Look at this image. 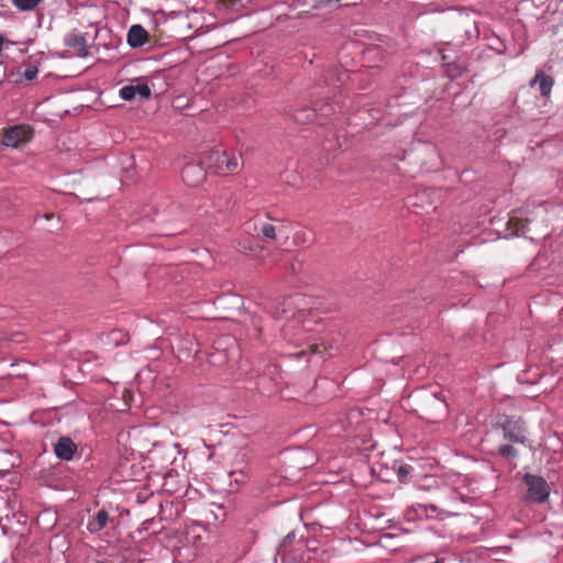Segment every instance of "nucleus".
Here are the masks:
<instances>
[{"mask_svg": "<svg viewBox=\"0 0 563 563\" xmlns=\"http://www.w3.org/2000/svg\"><path fill=\"white\" fill-rule=\"evenodd\" d=\"M64 44L74 48L78 57L85 58L89 55V46L85 34L75 31L69 32L64 36Z\"/></svg>", "mask_w": 563, "mask_h": 563, "instance_id": "nucleus-9", "label": "nucleus"}, {"mask_svg": "<svg viewBox=\"0 0 563 563\" xmlns=\"http://www.w3.org/2000/svg\"><path fill=\"white\" fill-rule=\"evenodd\" d=\"M229 353L227 350L220 351L216 350L214 353L210 354L209 362L213 365L222 366L229 362Z\"/></svg>", "mask_w": 563, "mask_h": 563, "instance_id": "nucleus-19", "label": "nucleus"}, {"mask_svg": "<svg viewBox=\"0 0 563 563\" xmlns=\"http://www.w3.org/2000/svg\"><path fill=\"white\" fill-rule=\"evenodd\" d=\"M44 0H11L12 4L20 12H30L35 10Z\"/></svg>", "mask_w": 563, "mask_h": 563, "instance_id": "nucleus-17", "label": "nucleus"}, {"mask_svg": "<svg viewBox=\"0 0 563 563\" xmlns=\"http://www.w3.org/2000/svg\"><path fill=\"white\" fill-rule=\"evenodd\" d=\"M263 238L274 241L276 239V229L271 223H263L261 227Z\"/></svg>", "mask_w": 563, "mask_h": 563, "instance_id": "nucleus-21", "label": "nucleus"}, {"mask_svg": "<svg viewBox=\"0 0 563 563\" xmlns=\"http://www.w3.org/2000/svg\"><path fill=\"white\" fill-rule=\"evenodd\" d=\"M488 48L495 51L497 54H505L507 45L500 37L496 36L495 40L488 44Z\"/></svg>", "mask_w": 563, "mask_h": 563, "instance_id": "nucleus-22", "label": "nucleus"}, {"mask_svg": "<svg viewBox=\"0 0 563 563\" xmlns=\"http://www.w3.org/2000/svg\"><path fill=\"white\" fill-rule=\"evenodd\" d=\"M536 84L539 85L540 95L547 98L551 95L554 79L552 76L544 74V71L538 70L536 76L529 82L531 87H533Z\"/></svg>", "mask_w": 563, "mask_h": 563, "instance_id": "nucleus-13", "label": "nucleus"}, {"mask_svg": "<svg viewBox=\"0 0 563 563\" xmlns=\"http://www.w3.org/2000/svg\"><path fill=\"white\" fill-rule=\"evenodd\" d=\"M305 353H306L305 350H300L298 352L291 353V355H295L296 357H299V356L303 355Z\"/></svg>", "mask_w": 563, "mask_h": 563, "instance_id": "nucleus-26", "label": "nucleus"}, {"mask_svg": "<svg viewBox=\"0 0 563 563\" xmlns=\"http://www.w3.org/2000/svg\"><path fill=\"white\" fill-rule=\"evenodd\" d=\"M239 474L242 476V477H245L246 475L241 471L239 472Z\"/></svg>", "mask_w": 563, "mask_h": 563, "instance_id": "nucleus-30", "label": "nucleus"}, {"mask_svg": "<svg viewBox=\"0 0 563 563\" xmlns=\"http://www.w3.org/2000/svg\"><path fill=\"white\" fill-rule=\"evenodd\" d=\"M37 74H38V68H37V66H36V65H34V64H27V65L25 66V69H24L23 76H24V78H25L26 80L31 81V80H33V79H35V78H36Z\"/></svg>", "mask_w": 563, "mask_h": 563, "instance_id": "nucleus-24", "label": "nucleus"}, {"mask_svg": "<svg viewBox=\"0 0 563 563\" xmlns=\"http://www.w3.org/2000/svg\"><path fill=\"white\" fill-rule=\"evenodd\" d=\"M126 42L132 48L141 47L148 42V32L141 24H133L128 31Z\"/></svg>", "mask_w": 563, "mask_h": 563, "instance_id": "nucleus-11", "label": "nucleus"}, {"mask_svg": "<svg viewBox=\"0 0 563 563\" xmlns=\"http://www.w3.org/2000/svg\"><path fill=\"white\" fill-rule=\"evenodd\" d=\"M305 547L306 539L303 534L298 537L297 532L292 530L287 533L278 544L277 553L282 556L283 560L295 559L297 552H301Z\"/></svg>", "mask_w": 563, "mask_h": 563, "instance_id": "nucleus-5", "label": "nucleus"}, {"mask_svg": "<svg viewBox=\"0 0 563 563\" xmlns=\"http://www.w3.org/2000/svg\"><path fill=\"white\" fill-rule=\"evenodd\" d=\"M497 427L509 443L498 445L496 454L505 460L517 459L519 453L512 443L525 445L529 441L526 421L521 417L504 415L498 419Z\"/></svg>", "mask_w": 563, "mask_h": 563, "instance_id": "nucleus-1", "label": "nucleus"}, {"mask_svg": "<svg viewBox=\"0 0 563 563\" xmlns=\"http://www.w3.org/2000/svg\"><path fill=\"white\" fill-rule=\"evenodd\" d=\"M521 483L526 487L525 501L537 505L548 501L551 487L543 476L526 473L521 478Z\"/></svg>", "mask_w": 563, "mask_h": 563, "instance_id": "nucleus-4", "label": "nucleus"}, {"mask_svg": "<svg viewBox=\"0 0 563 563\" xmlns=\"http://www.w3.org/2000/svg\"><path fill=\"white\" fill-rule=\"evenodd\" d=\"M33 130L25 124H18L4 130L2 144L7 147H16L21 143L30 142Z\"/></svg>", "mask_w": 563, "mask_h": 563, "instance_id": "nucleus-6", "label": "nucleus"}, {"mask_svg": "<svg viewBox=\"0 0 563 563\" xmlns=\"http://www.w3.org/2000/svg\"><path fill=\"white\" fill-rule=\"evenodd\" d=\"M234 474H236V472H235V471L230 472V475H231V476H233Z\"/></svg>", "mask_w": 563, "mask_h": 563, "instance_id": "nucleus-31", "label": "nucleus"}, {"mask_svg": "<svg viewBox=\"0 0 563 563\" xmlns=\"http://www.w3.org/2000/svg\"><path fill=\"white\" fill-rule=\"evenodd\" d=\"M234 247L238 252L243 253L245 255H256L258 251L263 250V247L258 243H255L250 239L236 241Z\"/></svg>", "mask_w": 563, "mask_h": 563, "instance_id": "nucleus-15", "label": "nucleus"}, {"mask_svg": "<svg viewBox=\"0 0 563 563\" xmlns=\"http://www.w3.org/2000/svg\"><path fill=\"white\" fill-rule=\"evenodd\" d=\"M420 418L428 422L437 423L448 415V405L437 393L423 394L419 398L418 409Z\"/></svg>", "mask_w": 563, "mask_h": 563, "instance_id": "nucleus-3", "label": "nucleus"}, {"mask_svg": "<svg viewBox=\"0 0 563 563\" xmlns=\"http://www.w3.org/2000/svg\"><path fill=\"white\" fill-rule=\"evenodd\" d=\"M135 89V93L141 97V99H148L152 95V90L150 86L145 82H137L136 85H133Z\"/></svg>", "mask_w": 563, "mask_h": 563, "instance_id": "nucleus-20", "label": "nucleus"}, {"mask_svg": "<svg viewBox=\"0 0 563 563\" xmlns=\"http://www.w3.org/2000/svg\"><path fill=\"white\" fill-rule=\"evenodd\" d=\"M53 451L59 460L71 461L76 456L78 448L71 438L64 435L53 444Z\"/></svg>", "mask_w": 563, "mask_h": 563, "instance_id": "nucleus-8", "label": "nucleus"}, {"mask_svg": "<svg viewBox=\"0 0 563 563\" xmlns=\"http://www.w3.org/2000/svg\"><path fill=\"white\" fill-rule=\"evenodd\" d=\"M288 310L286 308L283 309L282 313L286 317L288 314Z\"/></svg>", "mask_w": 563, "mask_h": 563, "instance_id": "nucleus-29", "label": "nucleus"}, {"mask_svg": "<svg viewBox=\"0 0 563 563\" xmlns=\"http://www.w3.org/2000/svg\"><path fill=\"white\" fill-rule=\"evenodd\" d=\"M308 349H313V350H312V352H313V353H319V351L317 350V346H316V345L309 344V345H308Z\"/></svg>", "mask_w": 563, "mask_h": 563, "instance_id": "nucleus-28", "label": "nucleus"}, {"mask_svg": "<svg viewBox=\"0 0 563 563\" xmlns=\"http://www.w3.org/2000/svg\"><path fill=\"white\" fill-rule=\"evenodd\" d=\"M202 164L217 175L234 174L240 169L241 156L229 154L224 150L210 148L202 153Z\"/></svg>", "mask_w": 563, "mask_h": 563, "instance_id": "nucleus-2", "label": "nucleus"}, {"mask_svg": "<svg viewBox=\"0 0 563 563\" xmlns=\"http://www.w3.org/2000/svg\"><path fill=\"white\" fill-rule=\"evenodd\" d=\"M7 68L2 62H0V85L3 82V80L7 78Z\"/></svg>", "mask_w": 563, "mask_h": 563, "instance_id": "nucleus-25", "label": "nucleus"}, {"mask_svg": "<svg viewBox=\"0 0 563 563\" xmlns=\"http://www.w3.org/2000/svg\"><path fill=\"white\" fill-rule=\"evenodd\" d=\"M112 521L113 519L109 517L108 511L100 509L88 520L87 530L92 534L99 533L106 528L108 522Z\"/></svg>", "mask_w": 563, "mask_h": 563, "instance_id": "nucleus-12", "label": "nucleus"}, {"mask_svg": "<svg viewBox=\"0 0 563 563\" xmlns=\"http://www.w3.org/2000/svg\"><path fill=\"white\" fill-rule=\"evenodd\" d=\"M209 169L202 164V154L199 162L186 164L181 169V178L184 183L190 187H198L206 179Z\"/></svg>", "mask_w": 563, "mask_h": 563, "instance_id": "nucleus-7", "label": "nucleus"}, {"mask_svg": "<svg viewBox=\"0 0 563 563\" xmlns=\"http://www.w3.org/2000/svg\"><path fill=\"white\" fill-rule=\"evenodd\" d=\"M311 108L313 109V112L316 113L317 118H328L332 115L335 111L334 106L328 101L324 100H316L312 102Z\"/></svg>", "mask_w": 563, "mask_h": 563, "instance_id": "nucleus-16", "label": "nucleus"}, {"mask_svg": "<svg viewBox=\"0 0 563 563\" xmlns=\"http://www.w3.org/2000/svg\"><path fill=\"white\" fill-rule=\"evenodd\" d=\"M119 95L125 101H131L136 96L133 85L122 87L119 91Z\"/></svg>", "mask_w": 563, "mask_h": 563, "instance_id": "nucleus-23", "label": "nucleus"}, {"mask_svg": "<svg viewBox=\"0 0 563 563\" xmlns=\"http://www.w3.org/2000/svg\"><path fill=\"white\" fill-rule=\"evenodd\" d=\"M265 380V377H260L258 380H257V387L261 388V386L263 385Z\"/></svg>", "mask_w": 563, "mask_h": 563, "instance_id": "nucleus-27", "label": "nucleus"}, {"mask_svg": "<svg viewBox=\"0 0 563 563\" xmlns=\"http://www.w3.org/2000/svg\"><path fill=\"white\" fill-rule=\"evenodd\" d=\"M443 66L446 77L451 80L457 79L468 71L467 65L461 62H449L444 63Z\"/></svg>", "mask_w": 563, "mask_h": 563, "instance_id": "nucleus-14", "label": "nucleus"}, {"mask_svg": "<svg viewBox=\"0 0 563 563\" xmlns=\"http://www.w3.org/2000/svg\"><path fill=\"white\" fill-rule=\"evenodd\" d=\"M286 113L299 124H307L316 120V113L313 112L311 106L290 107Z\"/></svg>", "mask_w": 563, "mask_h": 563, "instance_id": "nucleus-10", "label": "nucleus"}, {"mask_svg": "<svg viewBox=\"0 0 563 563\" xmlns=\"http://www.w3.org/2000/svg\"><path fill=\"white\" fill-rule=\"evenodd\" d=\"M413 471V467L409 464H400L396 470V475L398 478V482L401 484L409 483L411 478V472Z\"/></svg>", "mask_w": 563, "mask_h": 563, "instance_id": "nucleus-18", "label": "nucleus"}]
</instances>
